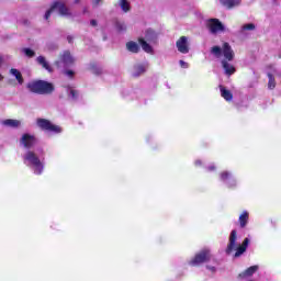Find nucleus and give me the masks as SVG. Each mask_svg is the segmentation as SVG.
Segmentation results:
<instances>
[{"instance_id": "nucleus-1", "label": "nucleus", "mask_w": 281, "mask_h": 281, "mask_svg": "<svg viewBox=\"0 0 281 281\" xmlns=\"http://www.w3.org/2000/svg\"><path fill=\"white\" fill-rule=\"evenodd\" d=\"M211 53L215 58H221V56H224V59H222V67L226 76L236 74V68L234 65L229 64L232 60H234V49H232V46H229L228 43H224L222 48L220 46L212 47Z\"/></svg>"}, {"instance_id": "nucleus-2", "label": "nucleus", "mask_w": 281, "mask_h": 281, "mask_svg": "<svg viewBox=\"0 0 281 281\" xmlns=\"http://www.w3.org/2000/svg\"><path fill=\"white\" fill-rule=\"evenodd\" d=\"M248 247H249V238L246 237L241 244L238 243V232L236 229H233L228 237L226 254L229 255L233 251H235V258H240V256H243V254L247 251Z\"/></svg>"}, {"instance_id": "nucleus-3", "label": "nucleus", "mask_w": 281, "mask_h": 281, "mask_svg": "<svg viewBox=\"0 0 281 281\" xmlns=\"http://www.w3.org/2000/svg\"><path fill=\"white\" fill-rule=\"evenodd\" d=\"M23 161L25 166H29L31 170H33L34 175H43V170H45V164L38 155L32 150H27L23 155Z\"/></svg>"}, {"instance_id": "nucleus-4", "label": "nucleus", "mask_w": 281, "mask_h": 281, "mask_svg": "<svg viewBox=\"0 0 281 281\" xmlns=\"http://www.w3.org/2000/svg\"><path fill=\"white\" fill-rule=\"evenodd\" d=\"M26 87L29 91L37 93L38 95H46L54 91V85L43 80L30 81Z\"/></svg>"}, {"instance_id": "nucleus-5", "label": "nucleus", "mask_w": 281, "mask_h": 281, "mask_svg": "<svg viewBox=\"0 0 281 281\" xmlns=\"http://www.w3.org/2000/svg\"><path fill=\"white\" fill-rule=\"evenodd\" d=\"M52 12H58L60 16H65L66 19H74L76 16V12H72L71 9L65 4V2H55L50 9L45 13L44 19L47 21L52 15Z\"/></svg>"}, {"instance_id": "nucleus-6", "label": "nucleus", "mask_w": 281, "mask_h": 281, "mask_svg": "<svg viewBox=\"0 0 281 281\" xmlns=\"http://www.w3.org/2000/svg\"><path fill=\"white\" fill-rule=\"evenodd\" d=\"M214 260V255H212V250L209 248H204L200 250L193 259L189 261L191 267H199V265H203V262H210Z\"/></svg>"}, {"instance_id": "nucleus-7", "label": "nucleus", "mask_w": 281, "mask_h": 281, "mask_svg": "<svg viewBox=\"0 0 281 281\" xmlns=\"http://www.w3.org/2000/svg\"><path fill=\"white\" fill-rule=\"evenodd\" d=\"M36 125L38 128H42V131H47V133H53L55 135H58L59 133H63V127L55 125L49 120L46 119H37Z\"/></svg>"}, {"instance_id": "nucleus-8", "label": "nucleus", "mask_w": 281, "mask_h": 281, "mask_svg": "<svg viewBox=\"0 0 281 281\" xmlns=\"http://www.w3.org/2000/svg\"><path fill=\"white\" fill-rule=\"evenodd\" d=\"M206 27L209 29L211 34H221V32H227V29L225 27V25H223V23L218 19L207 20Z\"/></svg>"}, {"instance_id": "nucleus-9", "label": "nucleus", "mask_w": 281, "mask_h": 281, "mask_svg": "<svg viewBox=\"0 0 281 281\" xmlns=\"http://www.w3.org/2000/svg\"><path fill=\"white\" fill-rule=\"evenodd\" d=\"M74 63H76V58H74V56H71V53H69V50H65L60 55V59L58 61H56L55 65L58 68H60V67H71V65H74Z\"/></svg>"}, {"instance_id": "nucleus-10", "label": "nucleus", "mask_w": 281, "mask_h": 281, "mask_svg": "<svg viewBox=\"0 0 281 281\" xmlns=\"http://www.w3.org/2000/svg\"><path fill=\"white\" fill-rule=\"evenodd\" d=\"M220 180L224 182L227 188H236L238 186V180L229 171H222L220 173Z\"/></svg>"}, {"instance_id": "nucleus-11", "label": "nucleus", "mask_w": 281, "mask_h": 281, "mask_svg": "<svg viewBox=\"0 0 281 281\" xmlns=\"http://www.w3.org/2000/svg\"><path fill=\"white\" fill-rule=\"evenodd\" d=\"M176 47L180 54H189L190 53V42H188L187 36H181L177 42H176Z\"/></svg>"}, {"instance_id": "nucleus-12", "label": "nucleus", "mask_w": 281, "mask_h": 281, "mask_svg": "<svg viewBox=\"0 0 281 281\" xmlns=\"http://www.w3.org/2000/svg\"><path fill=\"white\" fill-rule=\"evenodd\" d=\"M36 144V136L32 134H23L20 138V145L23 146V148H32Z\"/></svg>"}, {"instance_id": "nucleus-13", "label": "nucleus", "mask_w": 281, "mask_h": 281, "mask_svg": "<svg viewBox=\"0 0 281 281\" xmlns=\"http://www.w3.org/2000/svg\"><path fill=\"white\" fill-rule=\"evenodd\" d=\"M22 124L21 120L16 119H5L1 121V125L4 126V128H21Z\"/></svg>"}, {"instance_id": "nucleus-14", "label": "nucleus", "mask_w": 281, "mask_h": 281, "mask_svg": "<svg viewBox=\"0 0 281 281\" xmlns=\"http://www.w3.org/2000/svg\"><path fill=\"white\" fill-rule=\"evenodd\" d=\"M258 269H259L258 266H251V267L247 268L244 272L239 273V278L241 280L251 278L254 276V273H256L258 271Z\"/></svg>"}, {"instance_id": "nucleus-15", "label": "nucleus", "mask_w": 281, "mask_h": 281, "mask_svg": "<svg viewBox=\"0 0 281 281\" xmlns=\"http://www.w3.org/2000/svg\"><path fill=\"white\" fill-rule=\"evenodd\" d=\"M238 223H239V227H241V229H245V227H247V225H249V213L247 211H243L240 213Z\"/></svg>"}, {"instance_id": "nucleus-16", "label": "nucleus", "mask_w": 281, "mask_h": 281, "mask_svg": "<svg viewBox=\"0 0 281 281\" xmlns=\"http://www.w3.org/2000/svg\"><path fill=\"white\" fill-rule=\"evenodd\" d=\"M220 3H222L224 8L232 10L233 8H238V5L241 3V0H220Z\"/></svg>"}, {"instance_id": "nucleus-17", "label": "nucleus", "mask_w": 281, "mask_h": 281, "mask_svg": "<svg viewBox=\"0 0 281 281\" xmlns=\"http://www.w3.org/2000/svg\"><path fill=\"white\" fill-rule=\"evenodd\" d=\"M146 69H148V64H138L136 66H134V72L133 76H135V78L142 76V74H146Z\"/></svg>"}, {"instance_id": "nucleus-18", "label": "nucleus", "mask_w": 281, "mask_h": 281, "mask_svg": "<svg viewBox=\"0 0 281 281\" xmlns=\"http://www.w3.org/2000/svg\"><path fill=\"white\" fill-rule=\"evenodd\" d=\"M36 63H38L43 67V69H46V71H49L52 74L53 71L52 66L49 65V61L44 56H38L36 58Z\"/></svg>"}, {"instance_id": "nucleus-19", "label": "nucleus", "mask_w": 281, "mask_h": 281, "mask_svg": "<svg viewBox=\"0 0 281 281\" xmlns=\"http://www.w3.org/2000/svg\"><path fill=\"white\" fill-rule=\"evenodd\" d=\"M145 41L148 43H157V33L153 31V29H149L145 33Z\"/></svg>"}, {"instance_id": "nucleus-20", "label": "nucleus", "mask_w": 281, "mask_h": 281, "mask_svg": "<svg viewBox=\"0 0 281 281\" xmlns=\"http://www.w3.org/2000/svg\"><path fill=\"white\" fill-rule=\"evenodd\" d=\"M254 30H256V24L247 23L240 27L239 34L247 35L249 34V32H254Z\"/></svg>"}, {"instance_id": "nucleus-21", "label": "nucleus", "mask_w": 281, "mask_h": 281, "mask_svg": "<svg viewBox=\"0 0 281 281\" xmlns=\"http://www.w3.org/2000/svg\"><path fill=\"white\" fill-rule=\"evenodd\" d=\"M138 43L143 49V52H146V54H153V46L148 44V41H145L144 38H139Z\"/></svg>"}, {"instance_id": "nucleus-22", "label": "nucleus", "mask_w": 281, "mask_h": 281, "mask_svg": "<svg viewBox=\"0 0 281 281\" xmlns=\"http://www.w3.org/2000/svg\"><path fill=\"white\" fill-rule=\"evenodd\" d=\"M126 49L127 52H132V54H137L139 52V44H137L136 42H127L126 43Z\"/></svg>"}, {"instance_id": "nucleus-23", "label": "nucleus", "mask_w": 281, "mask_h": 281, "mask_svg": "<svg viewBox=\"0 0 281 281\" xmlns=\"http://www.w3.org/2000/svg\"><path fill=\"white\" fill-rule=\"evenodd\" d=\"M220 90H221V95L222 98H224V100H226L227 102L233 100L234 95L229 90L225 89V87L223 86L220 87Z\"/></svg>"}, {"instance_id": "nucleus-24", "label": "nucleus", "mask_w": 281, "mask_h": 281, "mask_svg": "<svg viewBox=\"0 0 281 281\" xmlns=\"http://www.w3.org/2000/svg\"><path fill=\"white\" fill-rule=\"evenodd\" d=\"M11 76H13L15 78V80L20 83L23 85L24 80H23V75H21V71H19V69L16 68H12L10 70Z\"/></svg>"}, {"instance_id": "nucleus-25", "label": "nucleus", "mask_w": 281, "mask_h": 281, "mask_svg": "<svg viewBox=\"0 0 281 281\" xmlns=\"http://www.w3.org/2000/svg\"><path fill=\"white\" fill-rule=\"evenodd\" d=\"M119 4L123 12L131 11V2H128V0H119Z\"/></svg>"}, {"instance_id": "nucleus-26", "label": "nucleus", "mask_w": 281, "mask_h": 281, "mask_svg": "<svg viewBox=\"0 0 281 281\" xmlns=\"http://www.w3.org/2000/svg\"><path fill=\"white\" fill-rule=\"evenodd\" d=\"M268 78H269L268 89H270V90L276 89V78L273 77V75L268 74Z\"/></svg>"}, {"instance_id": "nucleus-27", "label": "nucleus", "mask_w": 281, "mask_h": 281, "mask_svg": "<svg viewBox=\"0 0 281 281\" xmlns=\"http://www.w3.org/2000/svg\"><path fill=\"white\" fill-rule=\"evenodd\" d=\"M68 95L71 98V100H76V98H78V91H76L74 88H68Z\"/></svg>"}, {"instance_id": "nucleus-28", "label": "nucleus", "mask_w": 281, "mask_h": 281, "mask_svg": "<svg viewBox=\"0 0 281 281\" xmlns=\"http://www.w3.org/2000/svg\"><path fill=\"white\" fill-rule=\"evenodd\" d=\"M23 54H25V56H27L29 58H32L34 56V50H32L31 48H23Z\"/></svg>"}, {"instance_id": "nucleus-29", "label": "nucleus", "mask_w": 281, "mask_h": 281, "mask_svg": "<svg viewBox=\"0 0 281 281\" xmlns=\"http://www.w3.org/2000/svg\"><path fill=\"white\" fill-rule=\"evenodd\" d=\"M179 65L181 69H188L190 67V64H188L187 61H183L182 59L179 60Z\"/></svg>"}, {"instance_id": "nucleus-30", "label": "nucleus", "mask_w": 281, "mask_h": 281, "mask_svg": "<svg viewBox=\"0 0 281 281\" xmlns=\"http://www.w3.org/2000/svg\"><path fill=\"white\" fill-rule=\"evenodd\" d=\"M206 170L209 172H214V170H216V166L215 165H210L209 167H206Z\"/></svg>"}, {"instance_id": "nucleus-31", "label": "nucleus", "mask_w": 281, "mask_h": 281, "mask_svg": "<svg viewBox=\"0 0 281 281\" xmlns=\"http://www.w3.org/2000/svg\"><path fill=\"white\" fill-rule=\"evenodd\" d=\"M65 74L68 76V78H74L72 70H66Z\"/></svg>"}, {"instance_id": "nucleus-32", "label": "nucleus", "mask_w": 281, "mask_h": 281, "mask_svg": "<svg viewBox=\"0 0 281 281\" xmlns=\"http://www.w3.org/2000/svg\"><path fill=\"white\" fill-rule=\"evenodd\" d=\"M206 269H209V271H212L214 273V271H216V267L214 266H206Z\"/></svg>"}, {"instance_id": "nucleus-33", "label": "nucleus", "mask_w": 281, "mask_h": 281, "mask_svg": "<svg viewBox=\"0 0 281 281\" xmlns=\"http://www.w3.org/2000/svg\"><path fill=\"white\" fill-rule=\"evenodd\" d=\"M90 25H92V27H95V25H98V22L95 20H91Z\"/></svg>"}, {"instance_id": "nucleus-34", "label": "nucleus", "mask_w": 281, "mask_h": 281, "mask_svg": "<svg viewBox=\"0 0 281 281\" xmlns=\"http://www.w3.org/2000/svg\"><path fill=\"white\" fill-rule=\"evenodd\" d=\"M67 41H68V43H72V41H74V37H71V36H68V37H67Z\"/></svg>"}, {"instance_id": "nucleus-35", "label": "nucleus", "mask_w": 281, "mask_h": 281, "mask_svg": "<svg viewBox=\"0 0 281 281\" xmlns=\"http://www.w3.org/2000/svg\"><path fill=\"white\" fill-rule=\"evenodd\" d=\"M195 166H201V160H195Z\"/></svg>"}, {"instance_id": "nucleus-36", "label": "nucleus", "mask_w": 281, "mask_h": 281, "mask_svg": "<svg viewBox=\"0 0 281 281\" xmlns=\"http://www.w3.org/2000/svg\"><path fill=\"white\" fill-rule=\"evenodd\" d=\"M94 5H98L100 3V0H93Z\"/></svg>"}, {"instance_id": "nucleus-37", "label": "nucleus", "mask_w": 281, "mask_h": 281, "mask_svg": "<svg viewBox=\"0 0 281 281\" xmlns=\"http://www.w3.org/2000/svg\"><path fill=\"white\" fill-rule=\"evenodd\" d=\"M0 65H3V57L0 56Z\"/></svg>"}, {"instance_id": "nucleus-38", "label": "nucleus", "mask_w": 281, "mask_h": 281, "mask_svg": "<svg viewBox=\"0 0 281 281\" xmlns=\"http://www.w3.org/2000/svg\"><path fill=\"white\" fill-rule=\"evenodd\" d=\"M0 80H3V76L2 75H0Z\"/></svg>"}, {"instance_id": "nucleus-39", "label": "nucleus", "mask_w": 281, "mask_h": 281, "mask_svg": "<svg viewBox=\"0 0 281 281\" xmlns=\"http://www.w3.org/2000/svg\"><path fill=\"white\" fill-rule=\"evenodd\" d=\"M75 3H78V0H75Z\"/></svg>"}, {"instance_id": "nucleus-40", "label": "nucleus", "mask_w": 281, "mask_h": 281, "mask_svg": "<svg viewBox=\"0 0 281 281\" xmlns=\"http://www.w3.org/2000/svg\"><path fill=\"white\" fill-rule=\"evenodd\" d=\"M43 155V150L40 151Z\"/></svg>"}]
</instances>
